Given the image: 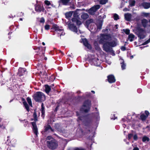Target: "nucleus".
I'll use <instances>...</instances> for the list:
<instances>
[{"label":"nucleus","instance_id":"nucleus-39","mask_svg":"<svg viewBox=\"0 0 150 150\" xmlns=\"http://www.w3.org/2000/svg\"><path fill=\"white\" fill-rule=\"evenodd\" d=\"M37 115L36 113L35 112H34L33 114V117L34 120L35 121H37Z\"/></svg>","mask_w":150,"mask_h":150},{"label":"nucleus","instance_id":"nucleus-31","mask_svg":"<svg viewBox=\"0 0 150 150\" xmlns=\"http://www.w3.org/2000/svg\"><path fill=\"white\" fill-rule=\"evenodd\" d=\"M140 117L142 121L145 120L147 118V117L144 114L141 115L140 116Z\"/></svg>","mask_w":150,"mask_h":150},{"label":"nucleus","instance_id":"nucleus-11","mask_svg":"<svg viewBox=\"0 0 150 150\" xmlns=\"http://www.w3.org/2000/svg\"><path fill=\"white\" fill-rule=\"evenodd\" d=\"M71 0H59L58 2L59 4V5L60 4L64 5H68L69 4L70 1Z\"/></svg>","mask_w":150,"mask_h":150},{"label":"nucleus","instance_id":"nucleus-15","mask_svg":"<svg viewBox=\"0 0 150 150\" xmlns=\"http://www.w3.org/2000/svg\"><path fill=\"white\" fill-rule=\"evenodd\" d=\"M43 9V7L39 5H37L35 7V10L37 12H40L42 11Z\"/></svg>","mask_w":150,"mask_h":150},{"label":"nucleus","instance_id":"nucleus-34","mask_svg":"<svg viewBox=\"0 0 150 150\" xmlns=\"http://www.w3.org/2000/svg\"><path fill=\"white\" fill-rule=\"evenodd\" d=\"M113 18L115 20L117 21L119 19V16L117 14H114Z\"/></svg>","mask_w":150,"mask_h":150},{"label":"nucleus","instance_id":"nucleus-52","mask_svg":"<svg viewBox=\"0 0 150 150\" xmlns=\"http://www.w3.org/2000/svg\"><path fill=\"white\" fill-rule=\"evenodd\" d=\"M108 1V0H104V5Z\"/></svg>","mask_w":150,"mask_h":150},{"label":"nucleus","instance_id":"nucleus-22","mask_svg":"<svg viewBox=\"0 0 150 150\" xmlns=\"http://www.w3.org/2000/svg\"><path fill=\"white\" fill-rule=\"evenodd\" d=\"M121 62H120V64H121V67L122 70H124L125 69L126 67V64L124 62V60L121 59Z\"/></svg>","mask_w":150,"mask_h":150},{"label":"nucleus","instance_id":"nucleus-21","mask_svg":"<svg viewBox=\"0 0 150 150\" xmlns=\"http://www.w3.org/2000/svg\"><path fill=\"white\" fill-rule=\"evenodd\" d=\"M81 10L79 9H77L76 11H73V16L74 18H78L79 16L80 13L79 11Z\"/></svg>","mask_w":150,"mask_h":150},{"label":"nucleus","instance_id":"nucleus-56","mask_svg":"<svg viewBox=\"0 0 150 150\" xmlns=\"http://www.w3.org/2000/svg\"><path fill=\"white\" fill-rule=\"evenodd\" d=\"M115 27L116 29H117L118 28V25L117 24L116 25H115Z\"/></svg>","mask_w":150,"mask_h":150},{"label":"nucleus","instance_id":"nucleus-6","mask_svg":"<svg viewBox=\"0 0 150 150\" xmlns=\"http://www.w3.org/2000/svg\"><path fill=\"white\" fill-rule=\"evenodd\" d=\"M52 29L58 34H60V36L62 35H64L65 33L63 30L60 29L59 27L56 25H54L53 26Z\"/></svg>","mask_w":150,"mask_h":150},{"label":"nucleus","instance_id":"nucleus-8","mask_svg":"<svg viewBox=\"0 0 150 150\" xmlns=\"http://www.w3.org/2000/svg\"><path fill=\"white\" fill-rule=\"evenodd\" d=\"M107 79L108 82L110 83H115L116 81V79L115 77L113 74H110L108 75Z\"/></svg>","mask_w":150,"mask_h":150},{"label":"nucleus","instance_id":"nucleus-33","mask_svg":"<svg viewBox=\"0 0 150 150\" xmlns=\"http://www.w3.org/2000/svg\"><path fill=\"white\" fill-rule=\"evenodd\" d=\"M27 100L29 105L32 107V103L31 99L29 97H28L27 98Z\"/></svg>","mask_w":150,"mask_h":150},{"label":"nucleus","instance_id":"nucleus-7","mask_svg":"<svg viewBox=\"0 0 150 150\" xmlns=\"http://www.w3.org/2000/svg\"><path fill=\"white\" fill-rule=\"evenodd\" d=\"M100 6L99 5H96L91 7L87 11L91 15H94L96 11L100 8Z\"/></svg>","mask_w":150,"mask_h":150},{"label":"nucleus","instance_id":"nucleus-18","mask_svg":"<svg viewBox=\"0 0 150 150\" xmlns=\"http://www.w3.org/2000/svg\"><path fill=\"white\" fill-rule=\"evenodd\" d=\"M148 23L147 20L146 19H143L142 20L141 23L142 26L144 28L146 27L147 24Z\"/></svg>","mask_w":150,"mask_h":150},{"label":"nucleus","instance_id":"nucleus-17","mask_svg":"<svg viewBox=\"0 0 150 150\" xmlns=\"http://www.w3.org/2000/svg\"><path fill=\"white\" fill-rule=\"evenodd\" d=\"M83 45L88 49L91 48L90 45L88 43L87 40L86 39H84L83 40Z\"/></svg>","mask_w":150,"mask_h":150},{"label":"nucleus","instance_id":"nucleus-28","mask_svg":"<svg viewBox=\"0 0 150 150\" xmlns=\"http://www.w3.org/2000/svg\"><path fill=\"white\" fill-rule=\"evenodd\" d=\"M50 129L51 131L53 132L54 130L51 128L50 125H47L45 127V131H47Z\"/></svg>","mask_w":150,"mask_h":150},{"label":"nucleus","instance_id":"nucleus-26","mask_svg":"<svg viewBox=\"0 0 150 150\" xmlns=\"http://www.w3.org/2000/svg\"><path fill=\"white\" fill-rule=\"evenodd\" d=\"M135 36L133 34H129L128 37V39L131 42L133 41V39L134 38Z\"/></svg>","mask_w":150,"mask_h":150},{"label":"nucleus","instance_id":"nucleus-29","mask_svg":"<svg viewBox=\"0 0 150 150\" xmlns=\"http://www.w3.org/2000/svg\"><path fill=\"white\" fill-rule=\"evenodd\" d=\"M45 91L46 93H49L50 91L51 88L50 86H48V85H45Z\"/></svg>","mask_w":150,"mask_h":150},{"label":"nucleus","instance_id":"nucleus-58","mask_svg":"<svg viewBox=\"0 0 150 150\" xmlns=\"http://www.w3.org/2000/svg\"><path fill=\"white\" fill-rule=\"evenodd\" d=\"M78 119H79V120H82V117H79Z\"/></svg>","mask_w":150,"mask_h":150},{"label":"nucleus","instance_id":"nucleus-25","mask_svg":"<svg viewBox=\"0 0 150 150\" xmlns=\"http://www.w3.org/2000/svg\"><path fill=\"white\" fill-rule=\"evenodd\" d=\"M81 18L83 19H86L88 18L89 16L87 13H83L81 15Z\"/></svg>","mask_w":150,"mask_h":150},{"label":"nucleus","instance_id":"nucleus-42","mask_svg":"<svg viewBox=\"0 0 150 150\" xmlns=\"http://www.w3.org/2000/svg\"><path fill=\"white\" fill-rule=\"evenodd\" d=\"M133 139L135 141H137L138 139V137L137 134H134L133 136Z\"/></svg>","mask_w":150,"mask_h":150},{"label":"nucleus","instance_id":"nucleus-51","mask_svg":"<svg viewBox=\"0 0 150 150\" xmlns=\"http://www.w3.org/2000/svg\"><path fill=\"white\" fill-rule=\"evenodd\" d=\"M133 150H139V149L138 147H136L134 148Z\"/></svg>","mask_w":150,"mask_h":150},{"label":"nucleus","instance_id":"nucleus-13","mask_svg":"<svg viewBox=\"0 0 150 150\" xmlns=\"http://www.w3.org/2000/svg\"><path fill=\"white\" fill-rule=\"evenodd\" d=\"M112 40V37L110 34H104V40L110 41Z\"/></svg>","mask_w":150,"mask_h":150},{"label":"nucleus","instance_id":"nucleus-41","mask_svg":"<svg viewBox=\"0 0 150 150\" xmlns=\"http://www.w3.org/2000/svg\"><path fill=\"white\" fill-rule=\"evenodd\" d=\"M133 134L132 133L129 134H128V138L129 139H130L133 137Z\"/></svg>","mask_w":150,"mask_h":150},{"label":"nucleus","instance_id":"nucleus-5","mask_svg":"<svg viewBox=\"0 0 150 150\" xmlns=\"http://www.w3.org/2000/svg\"><path fill=\"white\" fill-rule=\"evenodd\" d=\"M91 105L90 100H88L85 101L81 109V110L85 112H88L89 110Z\"/></svg>","mask_w":150,"mask_h":150},{"label":"nucleus","instance_id":"nucleus-64","mask_svg":"<svg viewBox=\"0 0 150 150\" xmlns=\"http://www.w3.org/2000/svg\"><path fill=\"white\" fill-rule=\"evenodd\" d=\"M20 20H21V21H22V18H20Z\"/></svg>","mask_w":150,"mask_h":150},{"label":"nucleus","instance_id":"nucleus-53","mask_svg":"<svg viewBox=\"0 0 150 150\" xmlns=\"http://www.w3.org/2000/svg\"><path fill=\"white\" fill-rule=\"evenodd\" d=\"M148 44L147 42L146 41H145L142 44V45H146L147 44Z\"/></svg>","mask_w":150,"mask_h":150},{"label":"nucleus","instance_id":"nucleus-43","mask_svg":"<svg viewBox=\"0 0 150 150\" xmlns=\"http://www.w3.org/2000/svg\"><path fill=\"white\" fill-rule=\"evenodd\" d=\"M45 4L47 6H49L51 4L50 2L47 0H45Z\"/></svg>","mask_w":150,"mask_h":150},{"label":"nucleus","instance_id":"nucleus-14","mask_svg":"<svg viewBox=\"0 0 150 150\" xmlns=\"http://www.w3.org/2000/svg\"><path fill=\"white\" fill-rule=\"evenodd\" d=\"M26 71V69L24 68H20L18 69V74L19 76L23 75Z\"/></svg>","mask_w":150,"mask_h":150},{"label":"nucleus","instance_id":"nucleus-47","mask_svg":"<svg viewBox=\"0 0 150 150\" xmlns=\"http://www.w3.org/2000/svg\"><path fill=\"white\" fill-rule=\"evenodd\" d=\"M117 118V117H115V115H113V116L111 117V119L112 120H115Z\"/></svg>","mask_w":150,"mask_h":150},{"label":"nucleus","instance_id":"nucleus-57","mask_svg":"<svg viewBox=\"0 0 150 150\" xmlns=\"http://www.w3.org/2000/svg\"><path fill=\"white\" fill-rule=\"evenodd\" d=\"M148 43H149L150 42V38H149L148 40L146 41Z\"/></svg>","mask_w":150,"mask_h":150},{"label":"nucleus","instance_id":"nucleus-37","mask_svg":"<svg viewBox=\"0 0 150 150\" xmlns=\"http://www.w3.org/2000/svg\"><path fill=\"white\" fill-rule=\"evenodd\" d=\"M123 31L125 32V33L127 35H129L130 33V30L129 29H123Z\"/></svg>","mask_w":150,"mask_h":150},{"label":"nucleus","instance_id":"nucleus-2","mask_svg":"<svg viewBox=\"0 0 150 150\" xmlns=\"http://www.w3.org/2000/svg\"><path fill=\"white\" fill-rule=\"evenodd\" d=\"M46 139L47 145L49 149L54 150L57 148L58 145L57 142L51 136H47Z\"/></svg>","mask_w":150,"mask_h":150},{"label":"nucleus","instance_id":"nucleus-59","mask_svg":"<svg viewBox=\"0 0 150 150\" xmlns=\"http://www.w3.org/2000/svg\"><path fill=\"white\" fill-rule=\"evenodd\" d=\"M133 58V55H132L131 56H130V58L131 59H132Z\"/></svg>","mask_w":150,"mask_h":150},{"label":"nucleus","instance_id":"nucleus-61","mask_svg":"<svg viewBox=\"0 0 150 150\" xmlns=\"http://www.w3.org/2000/svg\"><path fill=\"white\" fill-rule=\"evenodd\" d=\"M91 92L93 93H95V92L93 91H92Z\"/></svg>","mask_w":150,"mask_h":150},{"label":"nucleus","instance_id":"nucleus-62","mask_svg":"<svg viewBox=\"0 0 150 150\" xmlns=\"http://www.w3.org/2000/svg\"><path fill=\"white\" fill-rule=\"evenodd\" d=\"M42 45H45V43H44V42H43L42 43Z\"/></svg>","mask_w":150,"mask_h":150},{"label":"nucleus","instance_id":"nucleus-36","mask_svg":"<svg viewBox=\"0 0 150 150\" xmlns=\"http://www.w3.org/2000/svg\"><path fill=\"white\" fill-rule=\"evenodd\" d=\"M93 22V20L92 19H91L86 21V23L87 24L89 25L91 23Z\"/></svg>","mask_w":150,"mask_h":150},{"label":"nucleus","instance_id":"nucleus-19","mask_svg":"<svg viewBox=\"0 0 150 150\" xmlns=\"http://www.w3.org/2000/svg\"><path fill=\"white\" fill-rule=\"evenodd\" d=\"M102 26V22L101 21H98L97 23V30H100Z\"/></svg>","mask_w":150,"mask_h":150},{"label":"nucleus","instance_id":"nucleus-20","mask_svg":"<svg viewBox=\"0 0 150 150\" xmlns=\"http://www.w3.org/2000/svg\"><path fill=\"white\" fill-rule=\"evenodd\" d=\"M142 6L145 9H148L150 8V3L144 2L142 3Z\"/></svg>","mask_w":150,"mask_h":150},{"label":"nucleus","instance_id":"nucleus-30","mask_svg":"<svg viewBox=\"0 0 150 150\" xmlns=\"http://www.w3.org/2000/svg\"><path fill=\"white\" fill-rule=\"evenodd\" d=\"M23 104L25 108L28 111H29V108L28 104L26 101H24L23 102Z\"/></svg>","mask_w":150,"mask_h":150},{"label":"nucleus","instance_id":"nucleus-35","mask_svg":"<svg viewBox=\"0 0 150 150\" xmlns=\"http://www.w3.org/2000/svg\"><path fill=\"white\" fill-rule=\"evenodd\" d=\"M41 106H42V108H41V113H42V115H43L45 114V110H44V108L43 107V103H42Z\"/></svg>","mask_w":150,"mask_h":150},{"label":"nucleus","instance_id":"nucleus-45","mask_svg":"<svg viewBox=\"0 0 150 150\" xmlns=\"http://www.w3.org/2000/svg\"><path fill=\"white\" fill-rule=\"evenodd\" d=\"M145 113L146 115H145L147 117L149 115V112L147 110H145Z\"/></svg>","mask_w":150,"mask_h":150},{"label":"nucleus","instance_id":"nucleus-54","mask_svg":"<svg viewBox=\"0 0 150 150\" xmlns=\"http://www.w3.org/2000/svg\"><path fill=\"white\" fill-rule=\"evenodd\" d=\"M100 4H103V0H100Z\"/></svg>","mask_w":150,"mask_h":150},{"label":"nucleus","instance_id":"nucleus-9","mask_svg":"<svg viewBox=\"0 0 150 150\" xmlns=\"http://www.w3.org/2000/svg\"><path fill=\"white\" fill-rule=\"evenodd\" d=\"M32 124L33 127V132L35 134L36 136H37L38 133V128L36 125V122H32Z\"/></svg>","mask_w":150,"mask_h":150},{"label":"nucleus","instance_id":"nucleus-38","mask_svg":"<svg viewBox=\"0 0 150 150\" xmlns=\"http://www.w3.org/2000/svg\"><path fill=\"white\" fill-rule=\"evenodd\" d=\"M113 27V25L111 24L108 25L106 28L108 29V30L110 31L111 30V28Z\"/></svg>","mask_w":150,"mask_h":150},{"label":"nucleus","instance_id":"nucleus-46","mask_svg":"<svg viewBox=\"0 0 150 150\" xmlns=\"http://www.w3.org/2000/svg\"><path fill=\"white\" fill-rule=\"evenodd\" d=\"M77 18H72V22L76 23L78 20Z\"/></svg>","mask_w":150,"mask_h":150},{"label":"nucleus","instance_id":"nucleus-55","mask_svg":"<svg viewBox=\"0 0 150 150\" xmlns=\"http://www.w3.org/2000/svg\"><path fill=\"white\" fill-rule=\"evenodd\" d=\"M108 28H105L104 30V32H108Z\"/></svg>","mask_w":150,"mask_h":150},{"label":"nucleus","instance_id":"nucleus-44","mask_svg":"<svg viewBox=\"0 0 150 150\" xmlns=\"http://www.w3.org/2000/svg\"><path fill=\"white\" fill-rule=\"evenodd\" d=\"M45 29L46 30H48L50 29V25H46L45 26Z\"/></svg>","mask_w":150,"mask_h":150},{"label":"nucleus","instance_id":"nucleus-12","mask_svg":"<svg viewBox=\"0 0 150 150\" xmlns=\"http://www.w3.org/2000/svg\"><path fill=\"white\" fill-rule=\"evenodd\" d=\"M68 26L70 30L76 33L77 32V28L73 24H69Z\"/></svg>","mask_w":150,"mask_h":150},{"label":"nucleus","instance_id":"nucleus-49","mask_svg":"<svg viewBox=\"0 0 150 150\" xmlns=\"http://www.w3.org/2000/svg\"><path fill=\"white\" fill-rule=\"evenodd\" d=\"M74 150H85V149L81 148H76Z\"/></svg>","mask_w":150,"mask_h":150},{"label":"nucleus","instance_id":"nucleus-60","mask_svg":"<svg viewBox=\"0 0 150 150\" xmlns=\"http://www.w3.org/2000/svg\"><path fill=\"white\" fill-rule=\"evenodd\" d=\"M57 129V130H58V131H59V132H61V131H62V130H60V129Z\"/></svg>","mask_w":150,"mask_h":150},{"label":"nucleus","instance_id":"nucleus-40","mask_svg":"<svg viewBox=\"0 0 150 150\" xmlns=\"http://www.w3.org/2000/svg\"><path fill=\"white\" fill-rule=\"evenodd\" d=\"M126 45L125 44L124 46H122L120 48L121 50L122 51H125L126 50V48L125 47Z\"/></svg>","mask_w":150,"mask_h":150},{"label":"nucleus","instance_id":"nucleus-16","mask_svg":"<svg viewBox=\"0 0 150 150\" xmlns=\"http://www.w3.org/2000/svg\"><path fill=\"white\" fill-rule=\"evenodd\" d=\"M125 20L127 21H130L132 18V15L130 13H127L125 14Z\"/></svg>","mask_w":150,"mask_h":150},{"label":"nucleus","instance_id":"nucleus-50","mask_svg":"<svg viewBox=\"0 0 150 150\" xmlns=\"http://www.w3.org/2000/svg\"><path fill=\"white\" fill-rule=\"evenodd\" d=\"M40 22L41 23H44L45 22V20L44 19V18H42L41 19V20H40Z\"/></svg>","mask_w":150,"mask_h":150},{"label":"nucleus","instance_id":"nucleus-63","mask_svg":"<svg viewBox=\"0 0 150 150\" xmlns=\"http://www.w3.org/2000/svg\"><path fill=\"white\" fill-rule=\"evenodd\" d=\"M105 17H106V16L105 15H104V17H103L104 18H105Z\"/></svg>","mask_w":150,"mask_h":150},{"label":"nucleus","instance_id":"nucleus-27","mask_svg":"<svg viewBox=\"0 0 150 150\" xmlns=\"http://www.w3.org/2000/svg\"><path fill=\"white\" fill-rule=\"evenodd\" d=\"M73 11H70L65 13V16L66 18H69L70 17L73 13Z\"/></svg>","mask_w":150,"mask_h":150},{"label":"nucleus","instance_id":"nucleus-10","mask_svg":"<svg viewBox=\"0 0 150 150\" xmlns=\"http://www.w3.org/2000/svg\"><path fill=\"white\" fill-rule=\"evenodd\" d=\"M97 41L99 44H103V34H100L98 36Z\"/></svg>","mask_w":150,"mask_h":150},{"label":"nucleus","instance_id":"nucleus-32","mask_svg":"<svg viewBox=\"0 0 150 150\" xmlns=\"http://www.w3.org/2000/svg\"><path fill=\"white\" fill-rule=\"evenodd\" d=\"M135 4V1L134 0L131 1L129 2V5L132 7L134 6Z\"/></svg>","mask_w":150,"mask_h":150},{"label":"nucleus","instance_id":"nucleus-48","mask_svg":"<svg viewBox=\"0 0 150 150\" xmlns=\"http://www.w3.org/2000/svg\"><path fill=\"white\" fill-rule=\"evenodd\" d=\"M76 23V24L78 25H80L81 24V22L80 21L78 20H77Z\"/></svg>","mask_w":150,"mask_h":150},{"label":"nucleus","instance_id":"nucleus-24","mask_svg":"<svg viewBox=\"0 0 150 150\" xmlns=\"http://www.w3.org/2000/svg\"><path fill=\"white\" fill-rule=\"evenodd\" d=\"M99 62V59H93L92 60V62H93L94 64L96 66H99L100 64L99 62Z\"/></svg>","mask_w":150,"mask_h":150},{"label":"nucleus","instance_id":"nucleus-1","mask_svg":"<svg viewBox=\"0 0 150 150\" xmlns=\"http://www.w3.org/2000/svg\"><path fill=\"white\" fill-rule=\"evenodd\" d=\"M117 43L115 40L112 41H105L104 40V50L106 52H109L113 54L112 55H115V53L112 47L116 46Z\"/></svg>","mask_w":150,"mask_h":150},{"label":"nucleus","instance_id":"nucleus-23","mask_svg":"<svg viewBox=\"0 0 150 150\" xmlns=\"http://www.w3.org/2000/svg\"><path fill=\"white\" fill-rule=\"evenodd\" d=\"M142 141L144 142H147L150 141V139L146 136H144L142 138Z\"/></svg>","mask_w":150,"mask_h":150},{"label":"nucleus","instance_id":"nucleus-3","mask_svg":"<svg viewBox=\"0 0 150 150\" xmlns=\"http://www.w3.org/2000/svg\"><path fill=\"white\" fill-rule=\"evenodd\" d=\"M145 30L141 28L140 27L138 26L136 29L135 33L140 39L144 38L145 36L144 35Z\"/></svg>","mask_w":150,"mask_h":150},{"label":"nucleus","instance_id":"nucleus-4","mask_svg":"<svg viewBox=\"0 0 150 150\" xmlns=\"http://www.w3.org/2000/svg\"><path fill=\"white\" fill-rule=\"evenodd\" d=\"M34 99L36 101H44L45 100V97L42 92H37L35 95Z\"/></svg>","mask_w":150,"mask_h":150}]
</instances>
